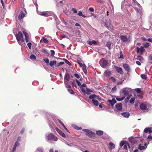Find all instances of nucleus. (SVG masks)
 Returning a JSON list of instances; mask_svg holds the SVG:
<instances>
[{
  "mask_svg": "<svg viewBox=\"0 0 152 152\" xmlns=\"http://www.w3.org/2000/svg\"><path fill=\"white\" fill-rule=\"evenodd\" d=\"M72 85L73 87H74L76 88H77V85H76V84H75V81H73L72 82Z\"/></svg>",
  "mask_w": 152,
  "mask_h": 152,
  "instance_id": "nucleus-45",
  "label": "nucleus"
},
{
  "mask_svg": "<svg viewBox=\"0 0 152 152\" xmlns=\"http://www.w3.org/2000/svg\"><path fill=\"white\" fill-rule=\"evenodd\" d=\"M140 107L142 110H146L147 112H148L151 110V106L148 104L142 103L140 105Z\"/></svg>",
  "mask_w": 152,
  "mask_h": 152,
  "instance_id": "nucleus-5",
  "label": "nucleus"
},
{
  "mask_svg": "<svg viewBox=\"0 0 152 152\" xmlns=\"http://www.w3.org/2000/svg\"><path fill=\"white\" fill-rule=\"evenodd\" d=\"M104 73H105V75L107 76V77L109 76L111 74V72L109 71H106Z\"/></svg>",
  "mask_w": 152,
  "mask_h": 152,
  "instance_id": "nucleus-30",
  "label": "nucleus"
},
{
  "mask_svg": "<svg viewBox=\"0 0 152 152\" xmlns=\"http://www.w3.org/2000/svg\"><path fill=\"white\" fill-rule=\"evenodd\" d=\"M134 91V90L135 91L137 92L138 93H140L141 92V90L139 88H136L135 89Z\"/></svg>",
  "mask_w": 152,
  "mask_h": 152,
  "instance_id": "nucleus-35",
  "label": "nucleus"
},
{
  "mask_svg": "<svg viewBox=\"0 0 152 152\" xmlns=\"http://www.w3.org/2000/svg\"><path fill=\"white\" fill-rule=\"evenodd\" d=\"M120 38L121 41L124 42H126L128 41V39L126 36L121 35L120 36Z\"/></svg>",
  "mask_w": 152,
  "mask_h": 152,
  "instance_id": "nucleus-11",
  "label": "nucleus"
},
{
  "mask_svg": "<svg viewBox=\"0 0 152 152\" xmlns=\"http://www.w3.org/2000/svg\"><path fill=\"white\" fill-rule=\"evenodd\" d=\"M110 79L111 80H112L113 82H115V79L113 77H111L110 78Z\"/></svg>",
  "mask_w": 152,
  "mask_h": 152,
  "instance_id": "nucleus-62",
  "label": "nucleus"
},
{
  "mask_svg": "<svg viewBox=\"0 0 152 152\" xmlns=\"http://www.w3.org/2000/svg\"><path fill=\"white\" fill-rule=\"evenodd\" d=\"M75 76L76 77L77 79H79L80 78V75L77 74L75 73Z\"/></svg>",
  "mask_w": 152,
  "mask_h": 152,
  "instance_id": "nucleus-57",
  "label": "nucleus"
},
{
  "mask_svg": "<svg viewBox=\"0 0 152 152\" xmlns=\"http://www.w3.org/2000/svg\"><path fill=\"white\" fill-rule=\"evenodd\" d=\"M40 15L42 16L47 17L49 16L50 15V12H42L41 13Z\"/></svg>",
  "mask_w": 152,
  "mask_h": 152,
  "instance_id": "nucleus-17",
  "label": "nucleus"
},
{
  "mask_svg": "<svg viewBox=\"0 0 152 152\" xmlns=\"http://www.w3.org/2000/svg\"><path fill=\"white\" fill-rule=\"evenodd\" d=\"M109 145L111 149L115 148V146L113 142H110L109 143Z\"/></svg>",
  "mask_w": 152,
  "mask_h": 152,
  "instance_id": "nucleus-26",
  "label": "nucleus"
},
{
  "mask_svg": "<svg viewBox=\"0 0 152 152\" xmlns=\"http://www.w3.org/2000/svg\"><path fill=\"white\" fill-rule=\"evenodd\" d=\"M106 45L107 46V47L109 49H110V46L111 45V43H110V42H107V43Z\"/></svg>",
  "mask_w": 152,
  "mask_h": 152,
  "instance_id": "nucleus-41",
  "label": "nucleus"
},
{
  "mask_svg": "<svg viewBox=\"0 0 152 152\" xmlns=\"http://www.w3.org/2000/svg\"><path fill=\"white\" fill-rule=\"evenodd\" d=\"M72 126L75 129L78 130H80L82 129L81 127H79L77 126L75 124H73L72 125Z\"/></svg>",
  "mask_w": 152,
  "mask_h": 152,
  "instance_id": "nucleus-29",
  "label": "nucleus"
},
{
  "mask_svg": "<svg viewBox=\"0 0 152 152\" xmlns=\"http://www.w3.org/2000/svg\"><path fill=\"white\" fill-rule=\"evenodd\" d=\"M20 144V143H19V142L17 141L15 143V144L14 145V146H15V147H17Z\"/></svg>",
  "mask_w": 152,
  "mask_h": 152,
  "instance_id": "nucleus-52",
  "label": "nucleus"
},
{
  "mask_svg": "<svg viewBox=\"0 0 152 152\" xmlns=\"http://www.w3.org/2000/svg\"><path fill=\"white\" fill-rule=\"evenodd\" d=\"M140 4L136 0H132V2L129 0H124L121 3V9L123 10H125L129 7H134L135 6H139Z\"/></svg>",
  "mask_w": 152,
  "mask_h": 152,
  "instance_id": "nucleus-1",
  "label": "nucleus"
},
{
  "mask_svg": "<svg viewBox=\"0 0 152 152\" xmlns=\"http://www.w3.org/2000/svg\"><path fill=\"white\" fill-rule=\"evenodd\" d=\"M49 64L53 69L57 68V66H56L57 61H50L49 62Z\"/></svg>",
  "mask_w": 152,
  "mask_h": 152,
  "instance_id": "nucleus-8",
  "label": "nucleus"
},
{
  "mask_svg": "<svg viewBox=\"0 0 152 152\" xmlns=\"http://www.w3.org/2000/svg\"><path fill=\"white\" fill-rule=\"evenodd\" d=\"M62 60L68 65L70 66L71 65L70 62L66 59L63 58Z\"/></svg>",
  "mask_w": 152,
  "mask_h": 152,
  "instance_id": "nucleus-33",
  "label": "nucleus"
},
{
  "mask_svg": "<svg viewBox=\"0 0 152 152\" xmlns=\"http://www.w3.org/2000/svg\"><path fill=\"white\" fill-rule=\"evenodd\" d=\"M96 134L98 135L101 136L103 134V132L101 130L97 131L96 132Z\"/></svg>",
  "mask_w": 152,
  "mask_h": 152,
  "instance_id": "nucleus-25",
  "label": "nucleus"
},
{
  "mask_svg": "<svg viewBox=\"0 0 152 152\" xmlns=\"http://www.w3.org/2000/svg\"><path fill=\"white\" fill-rule=\"evenodd\" d=\"M99 63L102 67L105 68L107 65L108 62L107 60L104 58H102L100 60Z\"/></svg>",
  "mask_w": 152,
  "mask_h": 152,
  "instance_id": "nucleus-6",
  "label": "nucleus"
},
{
  "mask_svg": "<svg viewBox=\"0 0 152 152\" xmlns=\"http://www.w3.org/2000/svg\"><path fill=\"white\" fill-rule=\"evenodd\" d=\"M125 144V142L123 141H121L120 143V145L121 147L123 146Z\"/></svg>",
  "mask_w": 152,
  "mask_h": 152,
  "instance_id": "nucleus-49",
  "label": "nucleus"
},
{
  "mask_svg": "<svg viewBox=\"0 0 152 152\" xmlns=\"http://www.w3.org/2000/svg\"><path fill=\"white\" fill-rule=\"evenodd\" d=\"M15 35L18 44L21 46L24 45L25 42L22 32L18 31V33Z\"/></svg>",
  "mask_w": 152,
  "mask_h": 152,
  "instance_id": "nucleus-2",
  "label": "nucleus"
},
{
  "mask_svg": "<svg viewBox=\"0 0 152 152\" xmlns=\"http://www.w3.org/2000/svg\"><path fill=\"white\" fill-rule=\"evenodd\" d=\"M84 73L86 74L87 73V70L86 68V65H84V66L82 67Z\"/></svg>",
  "mask_w": 152,
  "mask_h": 152,
  "instance_id": "nucleus-32",
  "label": "nucleus"
},
{
  "mask_svg": "<svg viewBox=\"0 0 152 152\" xmlns=\"http://www.w3.org/2000/svg\"><path fill=\"white\" fill-rule=\"evenodd\" d=\"M96 99H97L100 102H101L103 100V99H102L101 98H100L99 96H96Z\"/></svg>",
  "mask_w": 152,
  "mask_h": 152,
  "instance_id": "nucleus-53",
  "label": "nucleus"
},
{
  "mask_svg": "<svg viewBox=\"0 0 152 152\" xmlns=\"http://www.w3.org/2000/svg\"><path fill=\"white\" fill-rule=\"evenodd\" d=\"M1 4H2V5L3 7L4 8H5V5L4 3V2L3 0H1Z\"/></svg>",
  "mask_w": 152,
  "mask_h": 152,
  "instance_id": "nucleus-60",
  "label": "nucleus"
},
{
  "mask_svg": "<svg viewBox=\"0 0 152 152\" xmlns=\"http://www.w3.org/2000/svg\"><path fill=\"white\" fill-rule=\"evenodd\" d=\"M46 136L47 141L50 143L52 142V140L56 141L58 140L57 137L51 133L46 134Z\"/></svg>",
  "mask_w": 152,
  "mask_h": 152,
  "instance_id": "nucleus-3",
  "label": "nucleus"
},
{
  "mask_svg": "<svg viewBox=\"0 0 152 152\" xmlns=\"http://www.w3.org/2000/svg\"><path fill=\"white\" fill-rule=\"evenodd\" d=\"M95 134L94 132L90 131L88 129L86 133V135L89 136H94Z\"/></svg>",
  "mask_w": 152,
  "mask_h": 152,
  "instance_id": "nucleus-18",
  "label": "nucleus"
},
{
  "mask_svg": "<svg viewBox=\"0 0 152 152\" xmlns=\"http://www.w3.org/2000/svg\"><path fill=\"white\" fill-rule=\"evenodd\" d=\"M31 42H28L27 44V46L30 49L31 48Z\"/></svg>",
  "mask_w": 152,
  "mask_h": 152,
  "instance_id": "nucleus-58",
  "label": "nucleus"
},
{
  "mask_svg": "<svg viewBox=\"0 0 152 152\" xmlns=\"http://www.w3.org/2000/svg\"><path fill=\"white\" fill-rule=\"evenodd\" d=\"M142 79L144 80H146L147 78V77L145 74H141L140 75Z\"/></svg>",
  "mask_w": 152,
  "mask_h": 152,
  "instance_id": "nucleus-31",
  "label": "nucleus"
},
{
  "mask_svg": "<svg viewBox=\"0 0 152 152\" xmlns=\"http://www.w3.org/2000/svg\"><path fill=\"white\" fill-rule=\"evenodd\" d=\"M72 11L74 13H76L77 12V11L76 9L75 8H72Z\"/></svg>",
  "mask_w": 152,
  "mask_h": 152,
  "instance_id": "nucleus-61",
  "label": "nucleus"
},
{
  "mask_svg": "<svg viewBox=\"0 0 152 152\" xmlns=\"http://www.w3.org/2000/svg\"><path fill=\"white\" fill-rule=\"evenodd\" d=\"M146 148V147H145V146H142L140 144L138 146V149L140 151L145 150Z\"/></svg>",
  "mask_w": 152,
  "mask_h": 152,
  "instance_id": "nucleus-27",
  "label": "nucleus"
},
{
  "mask_svg": "<svg viewBox=\"0 0 152 152\" xmlns=\"http://www.w3.org/2000/svg\"><path fill=\"white\" fill-rule=\"evenodd\" d=\"M86 84L83 83L82 85L81 84V86H80V88L81 89V91L84 94L86 93V90L84 87H86Z\"/></svg>",
  "mask_w": 152,
  "mask_h": 152,
  "instance_id": "nucleus-15",
  "label": "nucleus"
},
{
  "mask_svg": "<svg viewBox=\"0 0 152 152\" xmlns=\"http://www.w3.org/2000/svg\"><path fill=\"white\" fill-rule=\"evenodd\" d=\"M56 131L59 134H60V133L62 132L61 130H60L57 127L56 128Z\"/></svg>",
  "mask_w": 152,
  "mask_h": 152,
  "instance_id": "nucleus-56",
  "label": "nucleus"
},
{
  "mask_svg": "<svg viewBox=\"0 0 152 152\" xmlns=\"http://www.w3.org/2000/svg\"><path fill=\"white\" fill-rule=\"evenodd\" d=\"M40 42H43L47 44L48 42V40L47 39L42 37V39H41Z\"/></svg>",
  "mask_w": 152,
  "mask_h": 152,
  "instance_id": "nucleus-23",
  "label": "nucleus"
},
{
  "mask_svg": "<svg viewBox=\"0 0 152 152\" xmlns=\"http://www.w3.org/2000/svg\"><path fill=\"white\" fill-rule=\"evenodd\" d=\"M75 81H76L77 84V85L79 86H81V84L80 82L78 80H77V79H76Z\"/></svg>",
  "mask_w": 152,
  "mask_h": 152,
  "instance_id": "nucleus-51",
  "label": "nucleus"
},
{
  "mask_svg": "<svg viewBox=\"0 0 152 152\" xmlns=\"http://www.w3.org/2000/svg\"><path fill=\"white\" fill-rule=\"evenodd\" d=\"M64 62H61L60 63H57L56 66H57L58 68L59 66H61L64 64Z\"/></svg>",
  "mask_w": 152,
  "mask_h": 152,
  "instance_id": "nucleus-36",
  "label": "nucleus"
},
{
  "mask_svg": "<svg viewBox=\"0 0 152 152\" xmlns=\"http://www.w3.org/2000/svg\"><path fill=\"white\" fill-rule=\"evenodd\" d=\"M96 42L94 40L89 41L88 42V44L90 45H91L93 44H96Z\"/></svg>",
  "mask_w": 152,
  "mask_h": 152,
  "instance_id": "nucleus-34",
  "label": "nucleus"
},
{
  "mask_svg": "<svg viewBox=\"0 0 152 152\" xmlns=\"http://www.w3.org/2000/svg\"><path fill=\"white\" fill-rule=\"evenodd\" d=\"M37 150L38 151H40V152H42V151H43L42 149V148H41V147L38 148H37Z\"/></svg>",
  "mask_w": 152,
  "mask_h": 152,
  "instance_id": "nucleus-59",
  "label": "nucleus"
},
{
  "mask_svg": "<svg viewBox=\"0 0 152 152\" xmlns=\"http://www.w3.org/2000/svg\"><path fill=\"white\" fill-rule=\"evenodd\" d=\"M77 15H79L81 16L82 15H83V14L80 11L78 12V13H77Z\"/></svg>",
  "mask_w": 152,
  "mask_h": 152,
  "instance_id": "nucleus-64",
  "label": "nucleus"
},
{
  "mask_svg": "<svg viewBox=\"0 0 152 152\" xmlns=\"http://www.w3.org/2000/svg\"><path fill=\"white\" fill-rule=\"evenodd\" d=\"M92 92V91L89 88H86V93L84 94H91V93Z\"/></svg>",
  "mask_w": 152,
  "mask_h": 152,
  "instance_id": "nucleus-24",
  "label": "nucleus"
},
{
  "mask_svg": "<svg viewBox=\"0 0 152 152\" xmlns=\"http://www.w3.org/2000/svg\"><path fill=\"white\" fill-rule=\"evenodd\" d=\"M116 107L118 110H121L122 109V104L121 103H118L116 104Z\"/></svg>",
  "mask_w": 152,
  "mask_h": 152,
  "instance_id": "nucleus-14",
  "label": "nucleus"
},
{
  "mask_svg": "<svg viewBox=\"0 0 152 152\" xmlns=\"http://www.w3.org/2000/svg\"><path fill=\"white\" fill-rule=\"evenodd\" d=\"M144 132L145 133H147L149 132V133H151L152 132V131L150 130L148 128H146L144 130Z\"/></svg>",
  "mask_w": 152,
  "mask_h": 152,
  "instance_id": "nucleus-28",
  "label": "nucleus"
},
{
  "mask_svg": "<svg viewBox=\"0 0 152 152\" xmlns=\"http://www.w3.org/2000/svg\"><path fill=\"white\" fill-rule=\"evenodd\" d=\"M115 69L116 71L121 74H122L123 72L122 70V69L120 67L118 66H115Z\"/></svg>",
  "mask_w": 152,
  "mask_h": 152,
  "instance_id": "nucleus-13",
  "label": "nucleus"
},
{
  "mask_svg": "<svg viewBox=\"0 0 152 152\" xmlns=\"http://www.w3.org/2000/svg\"><path fill=\"white\" fill-rule=\"evenodd\" d=\"M63 3V1H59V3H58L57 4V6L58 7H62V4Z\"/></svg>",
  "mask_w": 152,
  "mask_h": 152,
  "instance_id": "nucleus-39",
  "label": "nucleus"
},
{
  "mask_svg": "<svg viewBox=\"0 0 152 152\" xmlns=\"http://www.w3.org/2000/svg\"><path fill=\"white\" fill-rule=\"evenodd\" d=\"M42 51L44 53H45V54H48V52L46 50H45V49H43L42 50Z\"/></svg>",
  "mask_w": 152,
  "mask_h": 152,
  "instance_id": "nucleus-55",
  "label": "nucleus"
},
{
  "mask_svg": "<svg viewBox=\"0 0 152 152\" xmlns=\"http://www.w3.org/2000/svg\"><path fill=\"white\" fill-rule=\"evenodd\" d=\"M89 10L90 12H94V9L92 7L89 8Z\"/></svg>",
  "mask_w": 152,
  "mask_h": 152,
  "instance_id": "nucleus-63",
  "label": "nucleus"
},
{
  "mask_svg": "<svg viewBox=\"0 0 152 152\" xmlns=\"http://www.w3.org/2000/svg\"><path fill=\"white\" fill-rule=\"evenodd\" d=\"M124 98H125L124 97H122L121 98L118 97V98H116V99L118 101H122V100H123L124 99Z\"/></svg>",
  "mask_w": 152,
  "mask_h": 152,
  "instance_id": "nucleus-42",
  "label": "nucleus"
},
{
  "mask_svg": "<svg viewBox=\"0 0 152 152\" xmlns=\"http://www.w3.org/2000/svg\"><path fill=\"white\" fill-rule=\"evenodd\" d=\"M133 91L134 90L131 88L126 87L121 90L120 93L123 95H132L131 94H129L132 93Z\"/></svg>",
  "mask_w": 152,
  "mask_h": 152,
  "instance_id": "nucleus-4",
  "label": "nucleus"
},
{
  "mask_svg": "<svg viewBox=\"0 0 152 152\" xmlns=\"http://www.w3.org/2000/svg\"><path fill=\"white\" fill-rule=\"evenodd\" d=\"M137 59L141 62L143 60L142 58L140 56H137Z\"/></svg>",
  "mask_w": 152,
  "mask_h": 152,
  "instance_id": "nucleus-44",
  "label": "nucleus"
},
{
  "mask_svg": "<svg viewBox=\"0 0 152 152\" xmlns=\"http://www.w3.org/2000/svg\"><path fill=\"white\" fill-rule=\"evenodd\" d=\"M123 66L124 69L126 71L128 72L127 74L129 75L128 72H131V69L130 66L127 64H124L123 65Z\"/></svg>",
  "mask_w": 152,
  "mask_h": 152,
  "instance_id": "nucleus-10",
  "label": "nucleus"
},
{
  "mask_svg": "<svg viewBox=\"0 0 152 152\" xmlns=\"http://www.w3.org/2000/svg\"><path fill=\"white\" fill-rule=\"evenodd\" d=\"M23 34L25 37L26 41V42H28L29 41V36L27 33L26 32L23 31Z\"/></svg>",
  "mask_w": 152,
  "mask_h": 152,
  "instance_id": "nucleus-20",
  "label": "nucleus"
},
{
  "mask_svg": "<svg viewBox=\"0 0 152 152\" xmlns=\"http://www.w3.org/2000/svg\"><path fill=\"white\" fill-rule=\"evenodd\" d=\"M128 146L129 148V147H130L129 146V145L128 143L127 142L126 143V144H125V145H124V146L123 148H124V149H126V150H127Z\"/></svg>",
  "mask_w": 152,
  "mask_h": 152,
  "instance_id": "nucleus-38",
  "label": "nucleus"
},
{
  "mask_svg": "<svg viewBox=\"0 0 152 152\" xmlns=\"http://www.w3.org/2000/svg\"><path fill=\"white\" fill-rule=\"evenodd\" d=\"M150 45V44L149 43H148V42H146L145 43L144 45V46L146 48H147Z\"/></svg>",
  "mask_w": 152,
  "mask_h": 152,
  "instance_id": "nucleus-47",
  "label": "nucleus"
},
{
  "mask_svg": "<svg viewBox=\"0 0 152 152\" xmlns=\"http://www.w3.org/2000/svg\"><path fill=\"white\" fill-rule=\"evenodd\" d=\"M135 98H132L130 100V103L131 104H133L134 102Z\"/></svg>",
  "mask_w": 152,
  "mask_h": 152,
  "instance_id": "nucleus-37",
  "label": "nucleus"
},
{
  "mask_svg": "<svg viewBox=\"0 0 152 152\" xmlns=\"http://www.w3.org/2000/svg\"><path fill=\"white\" fill-rule=\"evenodd\" d=\"M43 60L46 64H48L49 63V60L48 58H44Z\"/></svg>",
  "mask_w": 152,
  "mask_h": 152,
  "instance_id": "nucleus-48",
  "label": "nucleus"
},
{
  "mask_svg": "<svg viewBox=\"0 0 152 152\" xmlns=\"http://www.w3.org/2000/svg\"><path fill=\"white\" fill-rule=\"evenodd\" d=\"M137 52V53H139V51L142 52H143L145 50V49L143 46H141L140 48L137 47L136 48Z\"/></svg>",
  "mask_w": 152,
  "mask_h": 152,
  "instance_id": "nucleus-16",
  "label": "nucleus"
},
{
  "mask_svg": "<svg viewBox=\"0 0 152 152\" xmlns=\"http://www.w3.org/2000/svg\"><path fill=\"white\" fill-rule=\"evenodd\" d=\"M116 87L115 86L112 88L111 92H112L113 93L115 92L116 91Z\"/></svg>",
  "mask_w": 152,
  "mask_h": 152,
  "instance_id": "nucleus-40",
  "label": "nucleus"
},
{
  "mask_svg": "<svg viewBox=\"0 0 152 152\" xmlns=\"http://www.w3.org/2000/svg\"><path fill=\"white\" fill-rule=\"evenodd\" d=\"M30 58L31 60L35 59H36V57L34 55H32L30 56Z\"/></svg>",
  "mask_w": 152,
  "mask_h": 152,
  "instance_id": "nucleus-43",
  "label": "nucleus"
},
{
  "mask_svg": "<svg viewBox=\"0 0 152 152\" xmlns=\"http://www.w3.org/2000/svg\"><path fill=\"white\" fill-rule=\"evenodd\" d=\"M51 52V56H53L55 54V52L54 50H50Z\"/></svg>",
  "mask_w": 152,
  "mask_h": 152,
  "instance_id": "nucleus-54",
  "label": "nucleus"
},
{
  "mask_svg": "<svg viewBox=\"0 0 152 152\" xmlns=\"http://www.w3.org/2000/svg\"><path fill=\"white\" fill-rule=\"evenodd\" d=\"M96 96H89V98L90 99H96Z\"/></svg>",
  "mask_w": 152,
  "mask_h": 152,
  "instance_id": "nucleus-46",
  "label": "nucleus"
},
{
  "mask_svg": "<svg viewBox=\"0 0 152 152\" xmlns=\"http://www.w3.org/2000/svg\"><path fill=\"white\" fill-rule=\"evenodd\" d=\"M104 24L106 27L109 29H112L113 26L110 23V20H106L104 22Z\"/></svg>",
  "mask_w": 152,
  "mask_h": 152,
  "instance_id": "nucleus-7",
  "label": "nucleus"
},
{
  "mask_svg": "<svg viewBox=\"0 0 152 152\" xmlns=\"http://www.w3.org/2000/svg\"><path fill=\"white\" fill-rule=\"evenodd\" d=\"M25 15V14L22 11H21L18 16V19L19 20H20L23 18Z\"/></svg>",
  "mask_w": 152,
  "mask_h": 152,
  "instance_id": "nucleus-19",
  "label": "nucleus"
},
{
  "mask_svg": "<svg viewBox=\"0 0 152 152\" xmlns=\"http://www.w3.org/2000/svg\"><path fill=\"white\" fill-rule=\"evenodd\" d=\"M59 134L62 137H66L65 134L64 133L62 132H60V133Z\"/></svg>",
  "mask_w": 152,
  "mask_h": 152,
  "instance_id": "nucleus-50",
  "label": "nucleus"
},
{
  "mask_svg": "<svg viewBox=\"0 0 152 152\" xmlns=\"http://www.w3.org/2000/svg\"><path fill=\"white\" fill-rule=\"evenodd\" d=\"M107 102L111 105L112 106H113L114 104L116 102V101L115 99L113 98L112 100H108Z\"/></svg>",
  "mask_w": 152,
  "mask_h": 152,
  "instance_id": "nucleus-12",
  "label": "nucleus"
},
{
  "mask_svg": "<svg viewBox=\"0 0 152 152\" xmlns=\"http://www.w3.org/2000/svg\"><path fill=\"white\" fill-rule=\"evenodd\" d=\"M96 99H93L91 101L94 105L97 106L99 105V102Z\"/></svg>",
  "mask_w": 152,
  "mask_h": 152,
  "instance_id": "nucleus-22",
  "label": "nucleus"
},
{
  "mask_svg": "<svg viewBox=\"0 0 152 152\" xmlns=\"http://www.w3.org/2000/svg\"><path fill=\"white\" fill-rule=\"evenodd\" d=\"M70 79V77L69 74L65 73L64 77V83L65 85H66L67 82L69 81Z\"/></svg>",
  "mask_w": 152,
  "mask_h": 152,
  "instance_id": "nucleus-9",
  "label": "nucleus"
},
{
  "mask_svg": "<svg viewBox=\"0 0 152 152\" xmlns=\"http://www.w3.org/2000/svg\"><path fill=\"white\" fill-rule=\"evenodd\" d=\"M121 114L124 117L126 118H128L130 115L129 113L128 112H123Z\"/></svg>",
  "mask_w": 152,
  "mask_h": 152,
  "instance_id": "nucleus-21",
  "label": "nucleus"
}]
</instances>
